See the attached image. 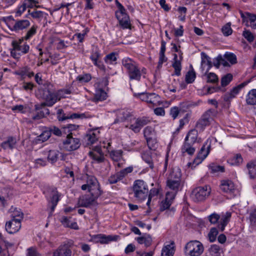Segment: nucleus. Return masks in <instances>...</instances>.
Here are the masks:
<instances>
[{
    "mask_svg": "<svg viewBox=\"0 0 256 256\" xmlns=\"http://www.w3.org/2000/svg\"><path fill=\"white\" fill-rule=\"evenodd\" d=\"M85 140L88 141V144H92L98 140V137L94 132L90 131L86 136Z\"/></svg>",
    "mask_w": 256,
    "mask_h": 256,
    "instance_id": "37998d69",
    "label": "nucleus"
},
{
    "mask_svg": "<svg viewBox=\"0 0 256 256\" xmlns=\"http://www.w3.org/2000/svg\"><path fill=\"white\" fill-rule=\"evenodd\" d=\"M116 118L115 119L114 124L124 122L128 120L130 123L132 122L134 116L132 112L126 109L119 110L116 111Z\"/></svg>",
    "mask_w": 256,
    "mask_h": 256,
    "instance_id": "4468645a",
    "label": "nucleus"
},
{
    "mask_svg": "<svg viewBox=\"0 0 256 256\" xmlns=\"http://www.w3.org/2000/svg\"><path fill=\"white\" fill-rule=\"evenodd\" d=\"M134 197L139 202L145 200L148 197V188L146 183L142 180H136L133 184Z\"/></svg>",
    "mask_w": 256,
    "mask_h": 256,
    "instance_id": "20e7f679",
    "label": "nucleus"
},
{
    "mask_svg": "<svg viewBox=\"0 0 256 256\" xmlns=\"http://www.w3.org/2000/svg\"><path fill=\"white\" fill-rule=\"evenodd\" d=\"M198 130L196 128V129H192L190 130L185 138L184 140L188 141V142L194 144L198 138Z\"/></svg>",
    "mask_w": 256,
    "mask_h": 256,
    "instance_id": "c85d7f7f",
    "label": "nucleus"
},
{
    "mask_svg": "<svg viewBox=\"0 0 256 256\" xmlns=\"http://www.w3.org/2000/svg\"><path fill=\"white\" fill-rule=\"evenodd\" d=\"M107 94L102 88L96 89L94 98V101L97 102L98 101H102L106 98Z\"/></svg>",
    "mask_w": 256,
    "mask_h": 256,
    "instance_id": "f704fd0d",
    "label": "nucleus"
},
{
    "mask_svg": "<svg viewBox=\"0 0 256 256\" xmlns=\"http://www.w3.org/2000/svg\"><path fill=\"white\" fill-rule=\"evenodd\" d=\"M194 144L188 142V141L184 140V143L181 148V152L184 155L186 153L190 156H192L194 154L196 151V148L194 146Z\"/></svg>",
    "mask_w": 256,
    "mask_h": 256,
    "instance_id": "4be33fe9",
    "label": "nucleus"
},
{
    "mask_svg": "<svg viewBox=\"0 0 256 256\" xmlns=\"http://www.w3.org/2000/svg\"><path fill=\"white\" fill-rule=\"evenodd\" d=\"M246 168L248 170L250 177L252 179L256 178V160L250 162L246 164Z\"/></svg>",
    "mask_w": 256,
    "mask_h": 256,
    "instance_id": "2f4dec72",
    "label": "nucleus"
},
{
    "mask_svg": "<svg viewBox=\"0 0 256 256\" xmlns=\"http://www.w3.org/2000/svg\"><path fill=\"white\" fill-rule=\"evenodd\" d=\"M16 138L12 136H10L1 144V146L5 150H12L16 147Z\"/></svg>",
    "mask_w": 256,
    "mask_h": 256,
    "instance_id": "5701e85b",
    "label": "nucleus"
},
{
    "mask_svg": "<svg viewBox=\"0 0 256 256\" xmlns=\"http://www.w3.org/2000/svg\"><path fill=\"white\" fill-rule=\"evenodd\" d=\"M115 2L118 8V10L115 12V15L118 21L120 26L122 29H130L131 24L130 17L126 12V10L118 0H116Z\"/></svg>",
    "mask_w": 256,
    "mask_h": 256,
    "instance_id": "39448f33",
    "label": "nucleus"
},
{
    "mask_svg": "<svg viewBox=\"0 0 256 256\" xmlns=\"http://www.w3.org/2000/svg\"><path fill=\"white\" fill-rule=\"evenodd\" d=\"M231 213L229 212L222 214L221 216L214 212L210 215L208 217V218L209 222L212 224L217 223L218 220H220L218 228L222 232L224 230L226 226L228 223L230 218H231Z\"/></svg>",
    "mask_w": 256,
    "mask_h": 256,
    "instance_id": "0eeeda50",
    "label": "nucleus"
},
{
    "mask_svg": "<svg viewBox=\"0 0 256 256\" xmlns=\"http://www.w3.org/2000/svg\"><path fill=\"white\" fill-rule=\"evenodd\" d=\"M118 54L112 52L107 54L104 58V62L108 64H115L118 58Z\"/></svg>",
    "mask_w": 256,
    "mask_h": 256,
    "instance_id": "a19ab883",
    "label": "nucleus"
},
{
    "mask_svg": "<svg viewBox=\"0 0 256 256\" xmlns=\"http://www.w3.org/2000/svg\"><path fill=\"white\" fill-rule=\"evenodd\" d=\"M232 80V76L230 74H228L224 76L221 80V85L222 86H225L229 84Z\"/></svg>",
    "mask_w": 256,
    "mask_h": 256,
    "instance_id": "052dcab7",
    "label": "nucleus"
},
{
    "mask_svg": "<svg viewBox=\"0 0 256 256\" xmlns=\"http://www.w3.org/2000/svg\"><path fill=\"white\" fill-rule=\"evenodd\" d=\"M133 123H131L128 127L130 130L135 133L139 132L142 128L149 124L150 122V119L148 116H142L136 118L134 116L132 118Z\"/></svg>",
    "mask_w": 256,
    "mask_h": 256,
    "instance_id": "f8f14e48",
    "label": "nucleus"
},
{
    "mask_svg": "<svg viewBox=\"0 0 256 256\" xmlns=\"http://www.w3.org/2000/svg\"><path fill=\"white\" fill-rule=\"evenodd\" d=\"M30 25V20H16L14 24L10 28L12 31L18 32L28 28Z\"/></svg>",
    "mask_w": 256,
    "mask_h": 256,
    "instance_id": "f3484780",
    "label": "nucleus"
},
{
    "mask_svg": "<svg viewBox=\"0 0 256 256\" xmlns=\"http://www.w3.org/2000/svg\"><path fill=\"white\" fill-rule=\"evenodd\" d=\"M100 54L98 48L94 49L90 56V60L94 62L98 60L100 58Z\"/></svg>",
    "mask_w": 256,
    "mask_h": 256,
    "instance_id": "774afa93",
    "label": "nucleus"
},
{
    "mask_svg": "<svg viewBox=\"0 0 256 256\" xmlns=\"http://www.w3.org/2000/svg\"><path fill=\"white\" fill-rule=\"evenodd\" d=\"M16 74L20 76L22 78H24L26 76L29 78H31L34 76V72H32L30 68L28 66L22 68L16 72Z\"/></svg>",
    "mask_w": 256,
    "mask_h": 256,
    "instance_id": "393cba45",
    "label": "nucleus"
},
{
    "mask_svg": "<svg viewBox=\"0 0 256 256\" xmlns=\"http://www.w3.org/2000/svg\"><path fill=\"white\" fill-rule=\"evenodd\" d=\"M59 152L56 150H50L48 156V160L51 163L56 162L58 159Z\"/></svg>",
    "mask_w": 256,
    "mask_h": 256,
    "instance_id": "c03bdc74",
    "label": "nucleus"
},
{
    "mask_svg": "<svg viewBox=\"0 0 256 256\" xmlns=\"http://www.w3.org/2000/svg\"><path fill=\"white\" fill-rule=\"evenodd\" d=\"M122 65L126 70L130 80L140 81L142 74H146V69L142 68L140 70L138 64L134 60L128 57L124 58L122 60Z\"/></svg>",
    "mask_w": 256,
    "mask_h": 256,
    "instance_id": "f257e3e1",
    "label": "nucleus"
},
{
    "mask_svg": "<svg viewBox=\"0 0 256 256\" xmlns=\"http://www.w3.org/2000/svg\"><path fill=\"white\" fill-rule=\"evenodd\" d=\"M116 236H106L104 234L93 235L92 236V240L94 242H100L102 244H108L110 242L116 240Z\"/></svg>",
    "mask_w": 256,
    "mask_h": 256,
    "instance_id": "6ab92c4d",
    "label": "nucleus"
},
{
    "mask_svg": "<svg viewBox=\"0 0 256 256\" xmlns=\"http://www.w3.org/2000/svg\"><path fill=\"white\" fill-rule=\"evenodd\" d=\"M89 156L98 163L103 162L104 160V154L99 146H95L92 151L90 152Z\"/></svg>",
    "mask_w": 256,
    "mask_h": 256,
    "instance_id": "a211bd4d",
    "label": "nucleus"
},
{
    "mask_svg": "<svg viewBox=\"0 0 256 256\" xmlns=\"http://www.w3.org/2000/svg\"><path fill=\"white\" fill-rule=\"evenodd\" d=\"M201 55H202V62H201L202 66L206 62V61L204 60V58H205L206 60V63L208 66V70L206 71V72H207L210 70V68L212 66V62L210 60V58L204 52H202L201 53Z\"/></svg>",
    "mask_w": 256,
    "mask_h": 256,
    "instance_id": "864d4df0",
    "label": "nucleus"
},
{
    "mask_svg": "<svg viewBox=\"0 0 256 256\" xmlns=\"http://www.w3.org/2000/svg\"><path fill=\"white\" fill-rule=\"evenodd\" d=\"M223 58L226 60L228 61L231 64H234L237 62L236 56L232 52H226Z\"/></svg>",
    "mask_w": 256,
    "mask_h": 256,
    "instance_id": "49530a36",
    "label": "nucleus"
},
{
    "mask_svg": "<svg viewBox=\"0 0 256 256\" xmlns=\"http://www.w3.org/2000/svg\"><path fill=\"white\" fill-rule=\"evenodd\" d=\"M72 240H69L63 242L53 253V256H71V248L74 246Z\"/></svg>",
    "mask_w": 256,
    "mask_h": 256,
    "instance_id": "ddd939ff",
    "label": "nucleus"
},
{
    "mask_svg": "<svg viewBox=\"0 0 256 256\" xmlns=\"http://www.w3.org/2000/svg\"><path fill=\"white\" fill-rule=\"evenodd\" d=\"M123 152L120 150H114L110 152V154L112 160L116 162H118L122 158Z\"/></svg>",
    "mask_w": 256,
    "mask_h": 256,
    "instance_id": "09e8293b",
    "label": "nucleus"
},
{
    "mask_svg": "<svg viewBox=\"0 0 256 256\" xmlns=\"http://www.w3.org/2000/svg\"><path fill=\"white\" fill-rule=\"evenodd\" d=\"M134 96L142 101L152 104L153 106L160 104V97L155 93H134Z\"/></svg>",
    "mask_w": 256,
    "mask_h": 256,
    "instance_id": "9d476101",
    "label": "nucleus"
},
{
    "mask_svg": "<svg viewBox=\"0 0 256 256\" xmlns=\"http://www.w3.org/2000/svg\"><path fill=\"white\" fill-rule=\"evenodd\" d=\"M12 47H14L15 50L20 52L21 55L28 53L30 50V46L26 44L19 46L16 41H12Z\"/></svg>",
    "mask_w": 256,
    "mask_h": 256,
    "instance_id": "c756f323",
    "label": "nucleus"
},
{
    "mask_svg": "<svg viewBox=\"0 0 256 256\" xmlns=\"http://www.w3.org/2000/svg\"><path fill=\"white\" fill-rule=\"evenodd\" d=\"M136 240L138 244H144L146 247H148L152 244V240L150 235L145 234L142 236L137 238Z\"/></svg>",
    "mask_w": 256,
    "mask_h": 256,
    "instance_id": "72a5a7b5",
    "label": "nucleus"
},
{
    "mask_svg": "<svg viewBox=\"0 0 256 256\" xmlns=\"http://www.w3.org/2000/svg\"><path fill=\"white\" fill-rule=\"evenodd\" d=\"M38 26L33 25L26 32V35L24 36L25 40H29L31 38L34 36L37 31Z\"/></svg>",
    "mask_w": 256,
    "mask_h": 256,
    "instance_id": "3c124183",
    "label": "nucleus"
},
{
    "mask_svg": "<svg viewBox=\"0 0 256 256\" xmlns=\"http://www.w3.org/2000/svg\"><path fill=\"white\" fill-rule=\"evenodd\" d=\"M210 169L211 170V172L212 174L218 172H224V166L212 164L209 166Z\"/></svg>",
    "mask_w": 256,
    "mask_h": 256,
    "instance_id": "bf43d9fd",
    "label": "nucleus"
},
{
    "mask_svg": "<svg viewBox=\"0 0 256 256\" xmlns=\"http://www.w3.org/2000/svg\"><path fill=\"white\" fill-rule=\"evenodd\" d=\"M180 182L181 180L168 179L166 185L170 189L178 191L180 186Z\"/></svg>",
    "mask_w": 256,
    "mask_h": 256,
    "instance_id": "ea45409f",
    "label": "nucleus"
},
{
    "mask_svg": "<svg viewBox=\"0 0 256 256\" xmlns=\"http://www.w3.org/2000/svg\"><path fill=\"white\" fill-rule=\"evenodd\" d=\"M220 188L225 192L231 193L234 190V182L230 180H224L221 181Z\"/></svg>",
    "mask_w": 256,
    "mask_h": 256,
    "instance_id": "412c9836",
    "label": "nucleus"
},
{
    "mask_svg": "<svg viewBox=\"0 0 256 256\" xmlns=\"http://www.w3.org/2000/svg\"><path fill=\"white\" fill-rule=\"evenodd\" d=\"M222 250L219 246L212 244L208 249L206 256H220Z\"/></svg>",
    "mask_w": 256,
    "mask_h": 256,
    "instance_id": "cd10ccee",
    "label": "nucleus"
},
{
    "mask_svg": "<svg viewBox=\"0 0 256 256\" xmlns=\"http://www.w3.org/2000/svg\"><path fill=\"white\" fill-rule=\"evenodd\" d=\"M81 188L83 190H88L92 196L99 197L102 194L99 182L96 178L93 176H88L86 184L82 186Z\"/></svg>",
    "mask_w": 256,
    "mask_h": 256,
    "instance_id": "423d86ee",
    "label": "nucleus"
},
{
    "mask_svg": "<svg viewBox=\"0 0 256 256\" xmlns=\"http://www.w3.org/2000/svg\"><path fill=\"white\" fill-rule=\"evenodd\" d=\"M71 218L62 216L60 218V222L62 225L66 228H70L74 230H78V226L76 222H71Z\"/></svg>",
    "mask_w": 256,
    "mask_h": 256,
    "instance_id": "bb28decb",
    "label": "nucleus"
},
{
    "mask_svg": "<svg viewBox=\"0 0 256 256\" xmlns=\"http://www.w3.org/2000/svg\"><path fill=\"white\" fill-rule=\"evenodd\" d=\"M218 234V230L217 228H212L208 234V238L210 242H214V241H215Z\"/></svg>",
    "mask_w": 256,
    "mask_h": 256,
    "instance_id": "5fc2aeb1",
    "label": "nucleus"
},
{
    "mask_svg": "<svg viewBox=\"0 0 256 256\" xmlns=\"http://www.w3.org/2000/svg\"><path fill=\"white\" fill-rule=\"evenodd\" d=\"M248 84V82H245L232 88L230 92L225 94L224 96V100L225 102L230 101L232 99L235 98L238 94L240 90L244 88Z\"/></svg>",
    "mask_w": 256,
    "mask_h": 256,
    "instance_id": "aec40b11",
    "label": "nucleus"
},
{
    "mask_svg": "<svg viewBox=\"0 0 256 256\" xmlns=\"http://www.w3.org/2000/svg\"><path fill=\"white\" fill-rule=\"evenodd\" d=\"M59 100H60L62 98H66L67 94H70L72 93V90L70 88H63L57 92Z\"/></svg>",
    "mask_w": 256,
    "mask_h": 256,
    "instance_id": "680f3d73",
    "label": "nucleus"
},
{
    "mask_svg": "<svg viewBox=\"0 0 256 256\" xmlns=\"http://www.w3.org/2000/svg\"><path fill=\"white\" fill-rule=\"evenodd\" d=\"M180 60H179L178 58V55L176 54H174V59L172 63V66L174 70V74L177 76H180L181 74L182 70V63Z\"/></svg>",
    "mask_w": 256,
    "mask_h": 256,
    "instance_id": "a878e982",
    "label": "nucleus"
},
{
    "mask_svg": "<svg viewBox=\"0 0 256 256\" xmlns=\"http://www.w3.org/2000/svg\"><path fill=\"white\" fill-rule=\"evenodd\" d=\"M217 114L218 111L215 109L210 108L206 110L197 121L196 128L200 132H202L212 122Z\"/></svg>",
    "mask_w": 256,
    "mask_h": 256,
    "instance_id": "7ed1b4c3",
    "label": "nucleus"
},
{
    "mask_svg": "<svg viewBox=\"0 0 256 256\" xmlns=\"http://www.w3.org/2000/svg\"><path fill=\"white\" fill-rule=\"evenodd\" d=\"M28 15L30 16L36 20H39L42 18L44 15H48L47 14L44 13V12L40 10H28Z\"/></svg>",
    "mask_w": 256,
    "mask_h": 256,
    "instance_id": "de8ad7c7",
    "label": "nucleus"
},
{
    "mask_svg": "<svg viewBox=\"0 0 256 256\" xmlns=\"http://www.w3.org/2000/svg\"><path fill=\"white\" fill-rule=\"evenodd\" d=\"M246 101L248 105L256 104V89H252L249 91L246 96Z\"/></svg>",
    "mask_w": 256,
    "mask_h": 256,
    "instance_id": "7c9ffc66",
    "label": "nucleus"
},
{
    "mask_svg": "<svg viewBox=\"0 0 256 256\" xmlns=\"http://www.w3.org/2000/svg\"><path fill=\"white\" fill-rule=\"evenodd\" d=\"M245 14L249 18L252 28L256 29V14L248 12H246Z\"/></svg>",
    "mask_w": 256,
    "mask_h": 256,
    "instance_id": "4d7b16f0",
    "label": "nucleus"
},
{
    "mask_svg": "<svg viewBox=\"0 0 256 256\" xmlns=\"http://www.w3.org/2000/svg\"><path fill=\"white\" fill-rule=\"evenodd\" d=\"M220 64L225 67L230 66L228 62L223 58L222 55L220 54L214 60L213 65L218 68Z\"/></svg>",
    "mask_w": 256,
    "mask_h": 256,
    "instance_id": "c9c22d12",
    "label": "nucleus"
},
{
    "mask_svg": "<svg viewBox=\"0 0 256 256\" xmlns=\"http://www.w3.org/2000/svg\"><path fill=\"white\" fill-rule=\"evenodd\" d=\"M146 140L148 148L151 150H155L158 146L156 140L152 138H147Z\"/></svg>",
    "mask_w": 256,
    "mask_h": 256,
    "instance_id": "e2e57ef3",
    "label": "nucleus"
},
{
    "mask_svg": "<svg viewBox=\"0 0 256 256\" xmlns=\"http://www.w3.org/2000/svg\"><path fill=\"white\" fill-rule=\"evenodd\" d=\"M154 134V130L151 126H146L144 130V136L146 139L147 138H152Z\"/></svg>",
    "mask_w": 256,
    "mask_h": 256,
    "instance_id": "338daca9",
    "label": "nucleus"
},
{
    "mask_svg": "<svg viewBox=\"0 0 256 256\" xmlns=\"http://www.w3.org/2000/svg\"><path fill=\"white\" fill-rule=\"evenodd\" d=\"M149 194L148 196V200L146 204L148 206L150 205V204L151 201V199L152 197L157 196L159 192V188H153L151 189L150 192L148 191Z\"/></svg>",
    "mask_w": 256,
    "mask_h": 256,
    "instance_id": "69168bd1",
    "label": "nucleus"
},
{
    "mask_svg": "<svg viewBox=\"0 0 256 256\" xmlns=\"http://www.w3.org/2000/svg\"><path fill=\"white\" fill-rule=\"evenodd\" d=\"M210 193V188L208 186H198L193 190L191 197L196 202H202L209 196Z\"/></svg>",
    "mask_w": 256,
    "mask_h": 256,
    "instance_id": "1a4fd4ad",
    "label": "nucleus"
},
{
    "mask_svg": "<svg viewBox=\"0 0 256 256\" xmlns=\"http://www.w3.org/2000/svg\"><path fill=\"white\" fill-rule=\"evenodd\" d=\"M44 86L42 98L44 102L34 106L36 110L42 109L46 106H52L58 100H60L57 92H54L51 90L50 87L52 86V85L50 83H46Z\"/></svg>",
    "mask_w": 256,
    "mask_h": 256,
    "instance_id": "f03ea898",
    "label": "nucleus"
},
{
    "mask_svg": "<svg viewBox=\"0 0 256 256\" xmlns=\"http://www.w3.org/2000/svg\"><path fill=\"white\" fill-rule=\"evenodd\" d=\"M206 76V82L209 83H216L218 82V78L216 74L214 72L205 74Z\"/></svg>",
    "mask_w": 256,
    "mask_h": 256,
    "instance_id": "6e6d98bb",
    "label": "nucleus"
},
{
    "mask_svg": "<svg viewBox=\"0 0 256 256\" xmlns=\"http://www.w3.org/2000/svg\"><path fill=\"white\" fill-rule=\"evenodd\" d=\"M142 160L148 164L150 168L152 170L154 168L153 160L150 152H144L142 154Z\"/></svg>",
    "mask_w": 256,
    "mask_h": 256,
    "instance_id": "58836bf2",
    "label": "nucleus"
},
{
    "mask_svg": "<svg viewBox=\"0 0 256 256\" xmlns=\"http://www.w3.org/2000/svg\"><path fill=\"white\" fill-rule=\"evenodd\" d=\"M98 198L94 196H92V194H90V196L86 194L80 198L78 204L80 206L89 208L96 204V200Z\"/></svg>",
    "mask_w": 256,
    "mask_h": 256,
    "instance_id": "2eb2a0df",
    "label": "nucleus"
},
{
    "mask_svg": "<svg viewBox=\"0 0 256 256\" xmlns=\"http://www.w3.org/2000/svg\"><path fill=\"white\" fill-rule=\"evenodd\" d=\"M210 149V144L207 140L204 142L203 146L201 148L198 154H199V156H202L203 158H206L208 155V154Z\"/></svg>",
    "mask_w": 256,
    "mask_h": 256,
    "instance_id": "473e14b6",
    "label": "nucleus"
},
{
    "mask_svg": "<svg viewBox=\"0 0 256 256\" xmlns=\"http://www.w3.org/2000/svg\"><path fill=\"white\" fill-rule=\"evenodd\" d=\"M204 250L202 244L198 240H191L184 247L185 253L190 256H200Z\"/></svg>",
    "mask_w": 256,
    "mask_h": 256,
    "instance_id": "6e6552de",
    "label": "nucleus"
},
{
    "mask_svg": "<svg viewBox=\"0 0 256 256\" xmlns=\"http://www.w3.org/2000/svg\"><path fill=\"white\" fill-rule=\"evenodd\" d=\"M248 220L252 226H256V210L254 209L250 210L249 212Z\"/></svg>",
    "mask_w": 256,
    "mask_h": 256,
    "instance_id": "0e129e2a",
    "label": "nucleus"
},
{
    "mask_svg": "<svg viewBox=\"0 0 256 256\" xmlns=\"http://www.w3.org/2000/svg\"><path fill=\"white\" fill-rule=\"evenodd\" d=\"M6 230L9 234H14L18 232L21 228V221L19 219H12L6 222Z\"/></svg>",
    "mask_w": 256,
    "mask_h": 256,
    "instance_id": "dca6fc26",
    "label": "nucleus"
},
{
    "mask_svg": "<svg viewBox=\"0 0 256 256\" xmlns=\"http://www.w3.org/2000/svg\"><path fill=\"white\" fill-rule=\"evenodd\" d=\"M170 196V194L168 192L166 194V198L165 200L162 202V204L160 206V211H164L170 208V206L172 204L171 200H168V196Z\"/></svg>",
    "mask_w": 256,
    "mask_h": 256,
    "instance_id": "603ef678",
    "label": "nucleus"
},
{
    "mask_svg": "<svg viewBox=\"0 0 256 256\" xmlns=\"http://www.w3.org/2000/svg\"><path fill=\"white\" fill-rule=\"evenodd\" d=\"M12 209L13 208L10 209L12 210V219H19L20 221H22L24 218V214L21 212V210L19 208H14V210H12Z\"/></svg>",
    "mask_w": 256,
    "mask_h": 256,
    "instance_id": "a18cd8bd",
    "label": "nucleus"
},
{
    "mask_svg": "<svg viewBox=\"0 0 256 256\" xmlns=\"http://www.w3.org/2000/svg\"><path fill=\"white\" fill-rule=\"evenodd\" d=\"M38 2L36 0H24L22 4L26 8H32L34 7L40 8V6H37Z\"/></svg>",
    "mask_w": 256,
    "mask_h": 256,
    "instance_id": "13d9d810",
    "label": "nucleus"
},
{
    "mask_svg": "<svg viewBox=\"0 0 256 256\" xmlns=\"http://www.w3.org/2000/svg\"><path fill=\"white\" fill-rule=\"evenodd\" d=\"M133 168L132 166H129L124 168L118 172L116 173L117 176V178H118L120 180H122L128 174L132 172Z\"/></svg>",
    "mask_w": 256,
    "mask_h": 256,
    "instance_id": "79ce46f5",
    "label": "nucleus"
},
{
    "mask_svg": "<svg viewBox=\"0 0 256 256\" xmlns=\"http://www.w3.org/2000/svg\"><path fill=\"white\" fill-rule=\"evenodd\" d=\"M52 198H50V202L52 204L51 212L54 211L55 207L60 200V194L56 190V188H52L51 190Z\"/></svg>",
    "mask_w": 256,
    "mask_h": 256,
    "instance_id": "b1692460",
    "label": "nucleus"
},
{
    "mask_svg": "<svg viewBox=\"0 0 256 256\" xmlns=\"http://www.w3.org/2000/svg\"><path fill=\"white\" fill-rule=\"evenodd\" d=\"M80 146L79 138L73 137V133H69L66 139L63 142L64 148L68 152L75 150L78 149Z\"/></svg>",
    "mask_w": 256,
    "mask_h": 256,
    "instance_id": "9b49d317",
    "label": "nucleus"
},
{
    "mask_svg": "<svg viewBox=\"0 0 256 256\" xmlns=\"http://www.w3.org/2000/svg\"><path fill=\"white\" fill-rule=\"evenodd\" d=\"M181 176L180 170L178 168H176L172 169L168 179L181 180Z\"/></svg>",
    "mask_w": 256,
    "mask_h": 256,
    "instance_id": "e433bc0d",
    "label": "nucleus"
},
{
    "mask_svg": "<svg viewBox=\"0 0 256 256\" xmlns=\"http://www.w3.org/2000/svg\"><path fill=\"white\" fill-rule=\"evenodd\" d=\"M174 253V243L164 246L162 250V256H172Z\"/></svg>",
    "mask_w": 256,
    "mask_h": 256,
    "instance_id": "4c0bfd02",
    "label": "nucleus"
},
{
    "mask_svg": "<svg viewBox=\"0 0 256 256\" xmlns=\"http://www.w3.org/2000/svg\"><path fill=\"white\" fill-rule=\"evenodd\" d=\"M196 78V74L194 69L189 70L186 75L185 80L187 84L192 83Z\"/></svg>",
    "mask_w": 256,
    "mask_h": 256,
    "instance_id": "8fccbe9b",
    "label": "nucleus"
}]
</instances>
